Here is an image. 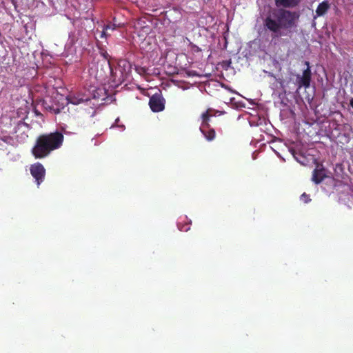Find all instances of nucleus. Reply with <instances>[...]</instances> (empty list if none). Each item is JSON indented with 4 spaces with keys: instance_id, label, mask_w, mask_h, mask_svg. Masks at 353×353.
Wrapping results in <instances>:
<instances>
[{
    "instance_id": "f257e3e1",
    "label": "nucleus",
    "mask_w": 353,
    "mask_h": 353,
    "mask_svg": "<svg viewBox=\"0 0 353 353\" xmlns=\"http://www.w3.org/2000/svg\"><path fill=\"white\" fill-rule=\"evenodd\" d=\"M88 79L86 80L85 88L70 92L65 99L63 96H59L63 101H53L52 104L51 99H46L43 102V106L50 112L58 114L64 108L65 101L68 103L73 105L83 104L88 106L85 110L90 117H94L96 113V109L101 104L100 101L108 99V91L103 87L106 83H111L110 86L117 85L120 80L116 81L114 77V73L110 62L103 59L99 62H92L88 70ZM59 97V95H57Z\"/></svg>"
},
{
    "instance_id": "f03ea898",
    "label": "nucleus",
    "mask_w": 353,
    "mask_h": 353,
    "mask_svg": "<svg viewBox=\"0 0 353 353\" xmlns=\"http://www.w3.org/2000/svg\"><path fill=\"white\" fill-rule=\"evenodd\" d=\"M299 14L284 9L273 10L263 21L265 30L271 32L272 39L288 36L297 27Z\"/></svg>"
},
{
    "instance_id": "7ed1b4c3",
    "label": "nucleus",
    "mask_w": 353,
    "mask_h": 353,
    "mask_svg": "<svg viewBox=\"0 0 353 353\" xmlns=\"http://www.w3.org/2000/svg\"><path fill=\"white\" fill-rule=\"evenodd\" d=\"M63 139V135L59 132L40 136L32 150V154L37 159L46 157L52 151L61 147Z\"/></svg>"
},
{
    "instance_id": "20e7f679",
    "label": "nucleus",
    "mask_w": 353,
    "mask_h": 353,
    "mask_svg": "<svg viewBox=\"0 0 353 353\" xmlns=\"http://www.w3.org/2000/svg\"><path fill=\"white\" fill-rule=\"evenodd\" d=\"M210 116L211 115L209 114V110L203 112L201 114V118L202 121L199 128L201 132L208 141H212L215 138L216 134L214 130L209 127L208 122L210 121Z\"/></svg>"
},
{
    "instance_id": "39448f33",
    "label": "nucleus",
    "mask_w": 353,
    "mask_h": 353,
    "mask_svg": "<svg viewBox=\"0 0 353 353\" xmlns=\"http://www.w3.org/2000/svg\"><path fill=\"white\" fill-rule=\"evenodd\" d=\"M306 69L303 71L302 74H297L296 78V84L298 89L301 88H308L310 86L312 79V72L309 61H305Z\"/></svg>"
},
{
    "instance_id": "423d86ee",
    "label": "nucleus",
    "mask_w": 353,
    "mask_h": 353,
    "mask_svg": "<svg viewBox=\"0 0 353 353\" xmlns=\"http://www.w3.org/2000/svg\"><path fill=\"white\" fill-rule=\"evenodd\" d=\"M165 99L161 92L153 94L149 100V105L151 110L154 112H159L165 109Z\"/></svg>"
},
{
    "instance_id": "0eeeda50",
    "label": "nucleus",
    "mask_w": 353,
    "mask_h": 353,
    "mask_svg": "<svg viewBox=\"0 0 353 353\" xmlns=\"http://www.w3.org/2000/svg\"><path fill=\"white\" fill-rule=\"evenodd\" d=\"M30 171L39 187L45 179L46 169L41 163H36L30 166Z\"/></svg>"
},
{
    "instance_id": "6e6552de",
    "label": "nucleus",
    "mask_w": 353,
    "mask_h": 353,
    "mask_svg": "<svg viewBox=\"0 0 353 353\" xmlns=\"http://www.w3.org/2000/svg\"><path fill=\"white\" fill-rule=\"evenodd\" d=\"M326 176V171L324 168L317 165L316 168L313 171L312 181L316 183H320Z\"/></svg>"
},
{
    "instance_id": "1a4fd4ad",
    "label": "nucleus",
    "mask_w": 353,
    "mask_h": 353,
    "mask_svg": "<svg viewBox=\"0 0 353 353\" xmlns=\"http://www.w3.org/2000/svg\"><path fill=\"white\" fill-rule=\"evenodd\" d=\"M299 3V0H275V3L278 7L294 8Z\"/></svg>"
},
{
    "instance_id": "9d476101",
    "label": "nucleus",
    "mask_w": 353,
    "mask_h": 353,
    "mask_svg": "<svg viewBox=\"0 0 353 353\" xmlns=\"http://www.w3.org/2000/svg\"><path fill=\"white\" fill-rule=\"evenodd\" d=\"M330 8V4L327 1H324L319 3L316 10V15L314 18L323 16Z\"/></svg>"
},
{
    "instance_id": "9b49d317",
    "label": "nucleus",
    "mask_w": 353,
    "mask_h": 353,
    "mask_svg": "<svg viewBox=\"0 0 353 353\" xmlns=\"http://www.w3.org/2000/svg\"><path fill=\"white\" fill-rule=\"evenodd\" d=\"M74 45V38L72 34H69L68 41L65 46V56H69L70 54H72L76 52L75 48L73 46Z\"/></svg>"
},
{
    "instance_id": "f8f14e48",
    "label": "nucleus",
    "mask_w": 353,
    "mask_h": 353,
    "mask_svg": "<svg viewBox=\"0 0 353 353\" xmlns=\"http://www.w3.org/2000/svg\"><path fill=\"white\" fill-rule=\"evenodd\" d=\"M117 26L115 24H108L103 27V31L100 33V38H105L108 36V30H114Z\"/></svg>"
},
{
    "instance_id": "ddd939ff",
    "label": "nucleus",
    "mask_w": 353,
    "mask_h": 353,
    "mask_svg": "<svg viewBox=\"0 0 353 353\" xmlns=\"http://www.w3.org/2000/svg\"><path fill=\"white\" fill-rule=\"evenodd\" d=\"M191 220H188V223L185 224H181V223H177L178 229L183 232H187L190 229V225L191 224Z\"/></svg>"
},
{
    "instance_id": "4468645a",
    "label": "nucleus",
    "mask_w": 353,
    "mask_h": 353,
    "mask_svg": "<svg viewBox=\"0 0 353 353\" xmlns=\"http://www.w3.org/2000/svg\"><path fill=\"white\" fill-rule=\"evenodd\" d=\"M187 41L189 43V45H188L189 49L192 52L199 53V52H201V49L199 46H197L194 45V43H192V42H190L189 39H187Z\"/></svg>"
},
{
    "instance_id": "2eb2a0df",
    "label": "nucleus",
    "mask_w": 353,
    "mask_h": 353,
    "mask_svg": "<svg viewBox=\"0 0 353 353\" xmlns=\"http://www.w3.org/2000/svg\"><path fill=\"white\" fill-rule=\"evenodd\" d=\"M119 118H117L114 123L111 125L110 128H117L120 132L125 130V127L123 124H119Z\"/></svg>"
},
{
    "instance_id": "dca6fc26",
    "label": "nucleus",
    "mask_w": 353,
    "mask_h": 353,
    "mask_svg": "<svg viewBox=\"0 0 353 353\" xmlns=\"http://www.w3.org/2000/svg\"><path fill=\"white\" fill-rule=\"evenodd\" d=\"M0 140H2L3 142L9 144H11L12 141V139L8 135L0 136Z\"/></svg>"
},
{
    "instance_id": "f3484780",
    "label": "nucleus",
    "mask_w": 353,
    "mask_h": 353,
    "mask_svg": "<svg viewBox=\"0 0 353 353\" xmlns=\"http://www.w3.org/2000/svg\"><path fill=\"white\" fill-rule=\"evenodd\" d=\"M300 199L305 203H309L311 201V199H310L309 196L307 194H306L305 193H303L301 196Z\"/></svg>"
},
{
    "instance_id": "a211bd4d",
    "label": "nucleus",
    "mask_w": 353,
    "mask_h": 353,
    "mask_svg": "<svg viewBox=\"0 0 353 353\" xmlns=\"http://www.w3.org/2000/svg\"><path fill=\"white\" fill-rule=\"evenodd\" d=\"M123 64V67H126V66H130V63L128 62H127L126 61H121L119 63V65L121 67V65Z\"/></svg>"
},
{
    "instance_id": "6ab92c4d",
    "label": "nucleus",
    "mask_w": 353,
    "mask_h": 353,
    "mask_svg": "<svg viewBox=\"0 0 353 353\" xmlns=\"http://www.w3.org/2000/svg\"><path fill=\"white\" fill-rule=\"evenodd\" d=\"M350 201L352 202H353V188L351 190V194H350Z\"/></svg>"
},
{
    "instance_id": "aec40b11",
    "label": "nucleus",
    "mask_w": 353,
    "mask_h": 353,
    "mask_svg": "<svg viewBox=\"0 0 353 353\" xmlns=\"http://www.w3.org/2000/svg\"><path fill=\"white\" fill-rule=\"evenodd\" d=\"M28 137V135L26 134H22V141L25 140Z\"/></svg>"
},
{
    "instance_id": "412c9836",
    "label": "nucleus",
    "mask_w": 353,
    "mask_h": 353,
    "mask_svg": "<svg viewBox=\"0 0 353 353\" xmlns=\"http://www.w3.org/2000/svg\"><path fill=\"white\" fill-rule=\"evenodd\" d=\"M350 105L353 108V98L350 99Z\"/></svg>"
},
{
    "instance_id": "4be33fe9",
    "label": "nucleus",
    "mask_w": 353,
    "mask_h": 353,
    "mask_svg": "<svg viewBox=\"0 0 353 353\" xmlns=\"http://www.w3.org/2000/svg\"><path fill=\"white\" fill-rule=\"evenodd\" d=\"M296 160L299 161V163H301L303 164V163L301 161H299L297 159H296Z\"/></svg>"
}]
</instances>
